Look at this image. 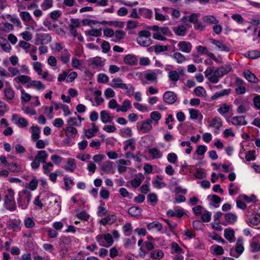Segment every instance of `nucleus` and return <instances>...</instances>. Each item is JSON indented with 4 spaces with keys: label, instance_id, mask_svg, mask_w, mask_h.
I'll return each instance as SVG.
<instances>
[{
    "label": "nucleus",
    "instance_id": "a878e982",
    "mask_svg": "<svg viewBox=\"0 0 260 260\" xmlns=\"http://www.w3.org/2000/svg\"><path fill=\"white\" fill-rule=\"evenodd\" d=\"M70 53L65 49L61 52L59 58L63 63L67 64L70 61Z\"/></svg>",
    "mask_w": 260,
    "mask_h": 260
},
{
    "label": "nucleus",
    "instance_id": "aec40b11",
    "mask_svg": "<svg viewBox=\"0 0 260 260\" xmlns=\"http://www.w3.org/2000/svg\"><path fill=\"white\" fill-rule=\"evenodd\" d=\"M132 108V106L131 101L128 100H125L123 102L122 105L121 106H119V107L116 109V111L117 112L120 111L122 112H126Z\"/></svg>",
    "mask_w": 260,
    "mask_h": 260
},
{
    "label": "nucleus",
    "instance_id": "5fc2aeb1",
    "mask_svg": "<svg viewBox=\"0 0 260 260\" xmlns=\"http://www.w3.org/2000/svg\"><path fill=\"white\" fill-rule=\"evenodd\" d=\"M197 51L201 54H206L210 57V54L212 53L209 51L207 47L199 45L196 47Z\"/></svg>",
    "mask_w": 260,
    "mask_h": 260
},
{
    "label": "nucleus",
    "instance_id": "3c124183",
    "mask_svg": "<svg viewBox=\"0 0 260 260\" xmlns=\"http://www.w3.org/2000/svg\"><path fill=\"white\" fill-rule=\"evenodd\" d=\"M20 16L21 19L25 22H28L32 20V17L30 13L27 11H22L20 13Z\"/></svg>",
    "mask_w": 260,
    "mask_h": 260
},
{
    "label": "nucleus",
    "instance_id": "8fccbe9b",
    "mask_svg": "<svg viewBox=\"0 0 260 260\" xmlns=\"http://www.w3.org/2000/svg\"><path fill=\"white\" fill-rule=\"evenodd\" d=\"M125 143H126L125 145L123 147V149L125 151L126 150L128 147H130V149L134 151L136 149L135 144V140L134 139H131L126 140Z\"/></svg>",
    "mask_w": 260,
    "mask_h": 260
},
{
    "label": "nucleus",
    "instance_id": "4d7b16f0",
    "mask_svg": "<svg viewBox=\"0 0 260 260\" xmlns=\"http://www.w3.org/2000/svg\"><path fill=\"white\" fill-rule=\"evenodd\" d=\"M85 34L90 36L98 37L102 35V31L101 29H91L88 31H85Z\"/></svg>",
    "mask_w": 260,
    "mask_h": 260
},
{
    "label": "nucleus",
    "instance_id": "473e14b6",
    "mask_svg": "<svg viewBox=\"0 0 260 260\" xmlns=\"http://www.w3.org/2000/svg\"><path fill=\"white\" fill-rule=\"evenodd\" d=\"M150 117L148 119H150L152 123L154 122L155 124H157L161 118V115L158 111H153L150 113Z\"/></svg>",
    "mask_w": 260,
    "mask_h": 260
},
{
    "label": "nucleus",
    "instance_id": "de8ad7c7",
    "mask_svg": "<svg viewBox=\"0 0 260 260\" xmlns=\"http://www.w3.org/2000/svg\"><path fill=\"white\" fill-rule=\"evenodd\" d=\"M4 93L5 97L8 100H11L14 98V91L11 87L5 88L4 89Z\"/></svg>",
    "mask_w": 260,
    "mask_h": 260
},
{
    "label": "nucleus",
    "instance_id": "5701e85b",
    "mask_svg": "<svg viewBox=\"0 0 260 260\" xmlns=\"http://www.w3.org/2000/svg\"><path fill=\"white\" fill-rule=\"evenodd\" d=\"M31 140L33 141H37L40 138L41 133L40 128L38 125H33L31 127Z\"/></svg>",
    "mask_w": 260,
    "mask_h": 260
},
{
    "label": "nucleus",
    "instance_id": "79ce46f5",
    "mask_svg": "<svg viewBox=\"0 0 260 260\" xmlns=\"http://www.w3.org/2000/svg\"><path fill=\"white\" fill-rule=\"evenodd\" d=\"M222 123L220 118L216 116L214 117L212 121V124L210 126L215 127L217 130H219L222 126Z\"/></svg>",
    "mask_w": 260,
    "mask_h": 260
},
{
    "label": "nucleus",
    "instance_id": "e2e57ef3",
    "mask_svg": "<svg viewBox=\"0 0 260 260\" xmlns=\"http://www.w3.org/2000/svg\"><path fill=\"white\" fill-rule=\"evenodd\" d=\"M15 79H17L19 82L22 84H25L30 81L31 78L29 76L26 75H20L17 76Z\"/></svg>",
    "mask_w": 260,
    "mask_h": 260
},
{
    "label": "nucleus",
    "instance_id": "37998d69",
    "mask_svg": "<svg viewBox=\"0 0 260 260\" xmlns=\"http://www.w3.org/2000/svg\"><path fill=\"white\" fill-rule=\"evenodd\" d=\"M77 130L76 128L69 126L65 129V134L67 137L75 138V135L77 134Z\"/></svg>",
    "mask_w": 260,
    "mask_h": 260
},
{
    "label": "nucleus",
    "instance_id": "39448f33",
    "mask_svg": "<svg viewBox=\"0 0 260 260\" xmlns=\"http://www.w3.org/2000/svg\"><path fill=\"white\" fill-rule=\"evenodd\" d=\"M244 250L243 240L242 238H238L235 249H231L230 255L232 256L238 258L243 252Z\"/></svg>",
    "mask_w": 260,
    "mask_h": 260
},
{
    "label": "nucleus",
    "instance_id": "052dcab7",
    "mask_svg": "<svg viewBox=\"0 0 260 260\" xmlns=\"http://www.w3.org/2000/svg\"><path fill=\"white\" fill-rule=\"evenodd\" d=\"M154 52L156 54L160 53L164 51H166L168 49V46L166 45H154L153 46Z\"/></svg>",
    "mask_w": 260,
    "mask_h": 260
},
{
    "label": "nucleus",
    "instance_id": "c756f323",
    "mask_svg": "<svg viewBox=\"0 0 260 260\" xmlns=\"http://www.w3.org/2000/svg\"><path fill=\"white\" fill-rule=\"evenodd\" d=\"M76 168L75 160L74 158H70L68 159L67 165L63 168L71 172H73Z\"/></svg>",
    "mask_w": 260,
    "mask_h": 260
},
{
    "label": "nucleus",
    "instance_id": "423d86ee",
    "mask_svg": "<svg viewBox=\"0 0 260 260\" xmlns=\"http://www.w3.org/2000/svg\"><path fill=\"white\" fill-rule=\"evenodd\" d=\"M51 37L49 34L40 33L36 35L35 44L37 45L47 44L51 42Z\"/></svg>",
    "mask_w": 260,
    "mask_h": 260
},
{
    "label": "nucleus",
    "instance_id": "69168bd1",
    "mask_svg": "<svg viewBox=\"0 0 260 260\" xmlns=\"http://www.w3.org/2000/svg\"><path fill=\"white\" fill-rule=\"evenodd\" d=\"M218 68L221 71V73L222 74V76L228 74L232 69V66L230 64H225L219 67Z\"/></svg>",
    "mask_w": 260,
    "mask_h": 260
},
{
    "label": "nucleus",
    "instance_id": "9d476101",
    "mask_svg": "<svg viewBox=\"0 0 260 260\" xmlns=\"http://www.w3.org/2000/svg\"><path fill=\"white\" fill-rule=\"evenodd\" d=\"M12 120L14 121V123L21 128L26 127L28 125V122L25 118L23 117L18 118L16 114L13 115Z\"/></svg>",
    "mask_w": 260,
    "mask_h": 260
},
{
    "label": "nucleus",
    "instance_id": "20e7f679",
    "mask_svg": "<svg viewBox=\"0 0 260 260\" xmlns=\"http://www.w3.org/2000/svg\"><path fill=\"white\" fill-rule=\"evenodd\" d=\"M96 240L99 244L103 247H108L113 243L112 236L110 234H99L96 236Z\"/></svg>",
    "mask_w": 260,
    "mask_h": 260
},
{
    "label": "nucleus",
    "instance_id": "09e8293b",
    "mask_svg": "<svg viewBox=\"0 0 260 260\" xmlns=\"http://www.w3.org/2000/svg\"><path fill=\"white\" fill-rule=\"evenodd\" d=\"M169 80L176 82L179 79V75L176 71H171L168 73Z\"/></svg>",
    "mask_w": 260,
    "mask_h": 260
},
{
    "label": "nucleus",
    "instance_id": "338daca9",
    "mask_svg": "<svg viewBox=\"0 0 260 260\" xmlns=\"http://www.w3.org/2000/svg\"><path fill=\"white\" fill-rule=\"evenodd\" d=\"M76 216L81 220L87 221L89 218L90 215L85 211H82L77 213Z\"/></svg>",
    "mask_w": 260,
    "mask_h": 260
},
{
    "label": "nucleus",
    "instance_id": "e433bc0d",
    "mask_svg": "<svg viewBox=\"0 0 260 260\" xmlns=\"http://www.w3.org/2000/svg\"><path fill=\"white\" fill-rule=\"evenodd\" d=\"M164 256V253L162 251L156 249L152 251L150 253V257L153 259H160Z\"/></svg>",
    "mask_w": 260,
    "mask_h": 260
},
{
    "label": "nucleus",
    "instance_id": "dca6fc26",
    "mask_svg": "<svg viewBox=\"0 0 260 260\" xmlns=\"http://www.w3.org/2000/svg\"><path fill=\"white\" fill-rule=\"evenodd\" d=\"M100 118L104 123H111L113 119V117L110 115L108 111L102 110L100 112Z\"/></svg>",
    "mask_w": 260,
    "mask_h": 260
},
{
    "label": "nucleus",
    "instance_id": "49530a36",
    "mask_svg": "<svg viewBox=\"0 0 260 260\" xmlns=\"http://www.w3.org/2000/svg\"><path fill=\"white\" fill-rule=\"evenodd\" d=\"M194 92L198 96L205 97L207 95L206 90L201 86L196 87L194 89Z\"/></svg>",
    "mask_w": 260,
    "mask_h": 260
},
{
    "label": "nucleus",
    "instance_id": "ddd939ff",
    "mask_svg": "<svg viewBox=\"0 0 260 260\" xmlns=\"http://www.w3.org/2000/svg\"><path fill=\"white\" fill-rule=\"evenodd\" d=\"M117 220L116 216L115 214L108 215L106 217L102 218L100 223L104 226L107 224L111 225L114 223Z\"/></svg>",
    "mask_w": 260,
    "mask_h": 260
},
{
    "label": "nucleus",
    "instance_id": "72a5a7b5",
    "mask_svg": "<svg viewBox=\"0 0 260 260\" xmlns=\"http://www.w3.org/2000/svg\"><path fill=\"white\" fill-rule=\"evenodd\" d=\"M211 253L214 255H222L224 253L223 248L218 245H214L210 247Z\"/></svg>",
    "mask_w": 260,
    "mask_h": 260
},
{
    "label": "nucleus",
    "instance_id": "0eeeda50",
    "mask_svg": "<svg viewBox=\"0 0 260 260\" xmlns=\"http://www.w3.org/2000/svg\"><path fill=\"white\" fill-rule=\"evenodd\" d=\"M177 99V95L172 91H166L163 95L164 101L169 105L174 104Z\"/></svg>",
    "mask_w": 260,
    "mask_h": 260
},
{
    "label": "nucleus",
    "instance_id": "9b49d317",
    "mask_svg": "<svg viewBox=\"0 0 260 260\" xmlns=\"http://www.w3.org/2000/svg\"><path fill=\"white\" fill-rule=\"evenodd\" d=\"M225 221L221 222L224 226L228 224H234L237 220V216L235 214L230 212L224 215Z\"/></svg>",
    "mask_w": 260,
    "mask_h": 260
},
{
    "label": "nucleus",
    "instance_id": "bf43d9fd",
    "mask_svg": "<svg viewBox=\"0 0 260 260\" xmlns=\"http://www.w3.org/2000/svg\"><path fill=\"white\" fill-rule=\"evenodd\" d=\"M119 193L124 198L131 199L133 198V193L129 192L125 188L121 187L119 189Z\"/></svg>",
    "mask_w": 260,
    "mask_h": 260
},
{
    "label": "nucleus",
    "instance_id": "c85d7f7f",
    "mask_svg": "<svg viewBox=\"0 0 260 260\" xmlns=\"http://www.w3.org/2000/svg\"><path fill=\"white\" fill-rule=\"evenodd\" d=\"M7 167L8 169L13 173H19L23 171L21 166L15 162L8 164Z\"/></svg>",
    "mask_w": 260,
    "mask_h": 260
},
{
    "label": "nucleus",
    "instance_id": "412c9836",
    "mask_svg": "<svg viewBox=\"0 0 260 260\" xmlns=\"http://www.w3.org/2000/svg\"><path fill=\"white\" fill-rule=\"evenodd\" d=\"M89 61L90 65L92 66L93 68H101L104 65V63L102 60V58L98 56L90 59Z\"/></svg>",
    "mask_w": 260,
    "mask_h": 260
},
{
    "label": "nucleus",
    "instance_id": "7c9ffc66",
    "mask_svg": "<svg viewBox=\"0 0 260 260\" xmlns=\"http://www.w3.org/2000/svg\"><path fill=\"white\" fill-rule=\"evenodd\" d=\"M245 78L250 82L256 83L258 81V79L254 74L252 73L249 70H246L244 72Z\"/></svg>",
    "mask_w": 260,
    "mask_h": 260
},
{
    "label": "nucleus",
    "instance_id": "2f4dec72",
    "mask_svg": "<svg viewBox=\"0 0 260 260\" xmlns=\"http://www.w3.org/2000/svg\"><path fill=\"white\" fill-rule=\"evenodd\" d=\"M249 221L253 225H258L260 223V214L252 213L248 218Z\"/></svg>",
    "mask_w": 260,
    "mask_h": 260
},
{
    "label": "nucleus",
    "instance_id": "a19ab883",
    "mask_svg": "<svg viewBox=\"0 0 260 260\" xmlns=\"http://www.w3.org/2000/svg\"><path fill=\"white\" fill-rule=\"evenodd\" d=\"M162 228V224L158 221H153L147 225V228L149 231H151L155 228L157 229L158 232H160Z\"/></svg>",
    "mask_w": 260,
    "mask_h": 260
},
{
    "label": "nucleus",
    "instance_id": "393cba45",
    "mask_svg": "<svg viewBox=\"0 0 260 260\" xmlns=\"http://www.w3.org/2000/svg\"><path fill=\"white\" fill-rule=\"evenodd\" d=\"M174 32L179 36H184L186 33V28L183 25H180L174 27L173 28Z\"/></svg>",
    "mask_w": 260,
    "mask_h": 260
},
{
    "label": "nucleus",
    "instance_id": "bb28decb",
    "mask_svg": "<svg viewBox=\"0 0 260 260\" xmlns=\"http://www.w3.org/2000/svg\"><path fill=\"white\" fill-rule=\"evenodd\" d=\"M148 153L151 155L152 159H159L162 157V153L156 148H152L149 149Z\"/></svg>",
    "mask_w": 260,
    "mask_h": 260
},
{
    "label": "nucleus",
    "instance_id": "a211bd4d",
    "mask_svg": "<svg viewBox=\"0 0 260 260\" xmlns=\"http://www.w3.org/2000/svg\"><path fill=\"white\" fill-rule=\"evenodd\" d=\"M124 62L130 66H135L137 64L138 59L136 56L132 54L126 55L124 59Z\"/></svg>",
    "mask_w": 260,
    "mask_h": 260
},
{
    "label": "nucleus",
    "instance_id": "2eb2a0df",
    "mask_svg": "<svg viewBox=\"0 0 260 260\" xmlns=\"http://www.w3.org/2000/svg\"><path fill=\"white\" fill-rule=\"evenodd\" d=\"M26 87H34L38 90H43L45 89V86L40 81L30 80L27 83Z\"/></svg>",
    "mask_w": 260,
    "mask_h": 260
},
{
    "label": "nucleus",
    "instance_id": "f8f14e48",
    "mask_svg": "<svg viewBox=\"0 0 260 260\" xmlns=\"http://www.w3.org/2000/svg\"><path fill=\"white\" fill-rule=\"evenodd\" d=\"M110 85L113 88H118L123 89H128V86L126 84L123 83L122 79L119 78H114L112 80Z\"/></svg>",
    "mask_w": 260,
    "mask_h": 260
},
{
    "label": "nucleus",
    "instance_id": "0e129e2a",
    "mask_svg": "<svg viewBox=\"0 0 260 260\" xmlns=\"http://www.w3.org/2000/svg\"><path fill=\"white\" fill-rule=\"evenodd\" d=\"M61 11L57 10L51 12L50 13V17L52 20L56 21L61 17Z\"/></svg>",
    "mask_w": 260,
    "mask_h": 260
},
{
    "label": "nucleus",
    "instance_id": "6ab92c4d",
    "mask_svg": "<svg viewBox=\"0 0 260 260\" xmlns=\"http://www.w3.org/2000/svg\"><path fill=\"white\" fill-rule=\"evenodd\" d=\"M48 157V154L45 150H40L37 152L35 157L40 162L44 164L46 163Z\"/></svg>",
    "mask_w": 260,
    "mask_h": 260
},
{
    "label": "nucleus",
    "instance_id": "58836bf2",
    "mask_svg": "<svg viewBox=\"0 0 260 260\" xmlns=\"http://www.w3.org/2000/svg\"><path fill=\"white\" fill-rule=\"evenodd\" d=\"M171 249L172 254L184 253L183 249L176 242L172 243Z\"/></svg>",
    "mask_w": 260,
    "mask_h": 260
},
{
    "label": "nucleus",
    "instance_id": "774afa93",
    "mask_svg": "<svg viewBox=\"0 0 260 260\" xmlns=\"http://www.w3.org/2000/svg\"><path fill=\"white\" fill-rule=\"evenodd\" d=\"M211 213L210 212L205 211L204 213L202 214L201 219L203 222H209L211 220Z\"/></svg>",
    "mask_w": 260,
    "mask_h": 260
},
{
    "label": "nucleus",
    "instance_id": "4c0bfd02",
    "mask_svg": "<svg viewBox=\"0 0 260 260\" xmlns=\"http://www.w3.org/2000/svg\"><path fill=\"white\" fill-rule=\"evenodd\" d=\"M224 236L226 239L232 243L234 237V231L233 229H225L224 231Z\"/></svg>",
    "mask_w": 260,
    "mask_h": 260
},
{
    "label": "nucleus",
    "instance_id": "603ef678",
    "mask_svg": "<svg viewBox=\"0 0 260 260\" xmlns=\"http://www.w3.org/2000/svg\"><path fill=\"white\" fill-rule=\"evenodd\" d=\"M145 79L150 82L155 81L157 79V73L155 71H152L145 74Z\"/></svg>",
    "mask_w": 260,
    "mask_h": 260
},
{
    "label": "nucleus",
    "instance_id": "c03bdc74",
    "mask_svg": "<svg viewBox=\"0 0 260 260\" xmlns=\"http://www.w3.org/2000/svg\"><path fill=\"white\" fill-rule=\"evenodd\" d=\"M138 43L144 47L149 46L151 44L150 38H146L145 37H138L137 38Z\"/></svg>",
    "mask_w": 260,
    "mask_h": 260
},
{
    "label": "nucleus",
    "instance_id": "f257e3e1",
    "mask_svg": "<svg viewBox=\"0 0 260 260\" xmlns=\"http://www.w3.org/2000/svg\"><path fill=\"white\" fill-rule=\"evenodd\" d=\"M15 192L12 188H9L4 198V207L10 211L16 210L17 206L14 198Z\"/></svg>",
    "mask_w": 260,
    "mask_h": 260
},
{
    "label": "nucleus",
    "instance_id": "a18cd8bd",
    "mask_svg": "<svg viewBox=\"0 0 260 260\" xmlns=\"http://www.w3.org/2000/svg\"><path fill=\"white\" fill-rule=\"evenodd\" d=\"M232 106L226 104H223L218 109L217 111L221 115H223L227 114L230 111V110Z\"/></svg>",
    "mask_w": 260,
    "mask_h": 260
},
{
    "label": "nucleus",
    "instance_id": "680f3d73",
    "mask_svg": "<svg viewBox=\"0 0 260 260\" xmlns=\"http://www.w3.org/2000/svg\"><path fill=\"white\" fill-rule=\"evenodd\" d=\"M31 95L26 93L23 89L21 90V100L22 102H28L30 101Z\"/></svg>",
    "mask_w": 260,
    "mask_h": 260
},
{
    "label": "nucleus",
    "instance_id": "6e6552de",
    "mask_svg": "<svg viewBox=\"0 0 260 260\" xmlns=\"http://www.w3.org/2000/svg\"><path fill=\"white\" fill-rule=\"evenodd\" d=\"M177 46L178 50L182 52L189 53L192 49V45L189 42L180 41L178 43Z\"/></svg>",
    "mask_w": 260,
    "mask_h": 260
},
{
    "label": "nucleus",
    "instance_id": "f704fd0d",
    "mask_svg": "<svg viewBox=\"0 0 260 260\" xmlns=\"http://www.w3.org/2000/svg\"><path fill=\"white\" fill-rule=\"evenodd\" d=\"M99 131V128L94 123H92V129H88L85 132V135L88 138L94 136L95 134Z\"/></svg>",
    "mask_w": 260,
    "mask_h": 260
},
{
    "label": "nucleus",
    "instance_id": "cd10ccee",
    "mask_svg": "<svg viewBox=\"0 0 260 260\" xmlns=\"http://www.w3.org/2000/svg\"><path fill=\"white\" fill-rule=\"evenodd\" d=\"M125 35V32L122 30H117L114 32L113 38L111 39L112 41L118 42L122 40Z\"/></svg>",
    "mask_w": 260,
    "mask_h": 260
},
{
    "label": "nucleus",
    "instance_id": "1a4fd4ad",
    "mask_svg": "<svg viewBox=\"0 0 260 260\" xmlns=\"http://www.w3.org/2000/svg\"><path fill=\"white\" fill-rule=\"evenodd\" d=\"M152 124L151 120L147 119L142 122L138 129L139 131H141L143 134L148 133L152 129Z\"/></svg>",
    "mask_w": 260,
    "mask_h": 260
},
{
    "label": "nucleus",
    "instance_id": "ea45409f",
    "mask_svg": "<svg viewBox=\"0 0 260 260\" xmlns=\"http://www.w3.org/2000/svg\"><path fill=\"white\" fill-rule=\"evenodd\" d=\"M172 57L178 63H182L184 62L186 60L185 56L180 52H175Z\"/></svg>",
    "mask_w": 260,
    "mask_h": 260
},
{
    "label": "nucleus",
    "instance_id": "7ed1b4c3",
    "mask_svg": "<svg viewBox=\"0 0 260 260\" xmlns=\"http://www.w3.org/2000/svg\"><path fill=\"white\" fill-rule=\"evenodd\" d=\"M22 194L24 196L21 197L20 194L19 193V198L18 199L17 202L18 206L21 208L22 209H26L27 208L28 205L31 199V194L27 188L24 189L22 191Z\"/></svg>",
    "mask_w": 260,
    "mask_h": 260
},
{
    "label": "nucleus",
    "instance_id": "6e6d98bb",
    "mask_svg": "<svg viewBox=\"0 0 260 260\" xmlns=\"http://www.w3.org/2000/svg\"><path fill=\"white\" fill-rule=\"evenodd\" d=\"M53 7V0H44L41 4V9L46 11Z\"/></svg>",
    "mask_w": 260,
    "mask_h": 260
},
{
    "label": "nucleus",
    "instance_id": "13d9d810",
    "mask_svg": "<svg viewBox=\"0 0 260 260\" xmlns=\"http://www.w3.org/2000/svg\"><path fill=\"white\" fill-rule=\"evenodd\" d=\"M194 175L198 179H203L206 177L205 170L201 168H197Z\"/></svg>",
    "mask_w": 260,
    "mask_h": 260
},
{
    "label": "nucleus",
    "instance_id": "4468645a",
    "mask_svg": "<svg viewBox=\"0 0 260 260\" xmlns=\"http://www.w3.org/2000/svg\"><path fill=\"white\" fill-rule=\"evenodd\" d=\"M210 42L212 44L216 45L218 47V49L220 51L226 52H229L230 51L231 48L229 46L218 40L211 39H210Z\"/></svg>",
    "mask_w": 260,
    "mask_h": 260
},
{
    "label": "nucleus",
    "instance_id": "4be33fe9",
    "mask_svg": "<svg viewBox=\"0 0 260 260\" xmlns=\"http://www.w3.org/2000/svg\"><path fill=\"white\" fill-rule=\"evenodd\" d=\"M231 92V89H223L219 92H215L213 95L211 96V99L212 101H215L219 98L229 95Z\"/></svg>",
    "mask_w": 260,
    "mask_h": 260
},
{
    "label": "nucleus",
    "instance_id": "c9c22d12",
    "mask_svg": "<svg viewBox=\"0 0 260 260\" xmlns=\"http://www.w3.org/2000/svg\"><path fill=\"white\" fill-rule=\"evenodd\" d=\"M142 209L136 206L131 207L128 210V213L129 215L134 217L139 216L141 214Z\"/></svg>",
    "mask_w": 260,
    "mask_h": 260
},
{
    "label": "nucleus",
    "instance_id": "f3484780",
    "mask_svg": "<svg viewBox=\"0 0 260 260\" xmlns=\"http://www.w3.org/2000/svg\"><path fill=\"white\" fill-rule=\"evenodd\" d=\"M231 122L233 125L237 126L246 125L247 123L244 116H234L232 118Z\"/></svg>",
    "mask_w": 260,
    "mask_h": 260
},
{
    "label": "nucleus",
    "instance_id": "b1692460",
    "mask_svg": "<svg viewBox=\"0 0 260 260\" xmlns=\"http://www.w3.org/2000/svg\"><path fill=\"white\" fill-rule=\"evenodd\" d=\"M101 169L103 171L106 172L107 174L114 173L113 162L108 160L106 161L103 165L101 167Z\"/></svg>",
    "mask_w": 260,
    "mask_h": 260
},
{
    "label": "nucleus",
    "instance_id": "f03ea898",
    "mask_svg": "<svg viewBox=\"0 0 260 260\" xmlns=\"http://www.w3.org/2000/svg\"><path fill=\"white\" fill-rule=\"evenodd\" d=\"M205 77L212 83H217L219 78L222 77L221 71L218 68L216 69L214 67H208L204 72Z\"/></svg>",
    "mask_w": 260,
    "mask_h": 260
},
{
    "label": "nucleus",
    "instance_id": "864d4df0",
    "mask_svg": "<svg viewBox=\"0 0 260 260\" xmlns=\"http://www.w3.org/2000/svg\"><path fill=\"white\" fill-rule=\"evenodd\" d=\"M203 20L205 22L210 24H217L219 22V20L213 15H207L204 17Z\"/></svg>",
    "mask_w": 260,
    "mask_h": 260
}]
</instances>
